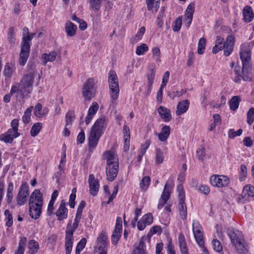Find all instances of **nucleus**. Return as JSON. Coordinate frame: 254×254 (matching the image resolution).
I'll list each match as a JSON object with an SVG mask.
<instances>
[{"label": "nucleus", "instance_id": "1", "mask_svg": "<svg viewBox=\"0 0 254 254\" xmlns=\"http://www.w3.org/2000/svg\"><path fill=\"white\" fill-rule=\"evenodd\" d=\"M254 45V42L252 41L250 43H244L241 46L240 56L243 66L242 70L239 66L235 67L236 76L234 80L237 83H240L242 79L245 81L251 80V78L249 76V73L252 69L251 49Z\"/></svg>", "mask_w": 254, "mask_h": 254}, {"label": "nucleus", "instance_id": "2", "mask_svg": "<svg viewBox=\"0 0 254 254\" xmlns=\"http://www.w3.org/2000/svg\"><path fill=\"white\" fill-rule=\"evenodd\" d=\"M81 216L82 214L76 212L72 226L71 225V221H69L67 225L65 237V254H70L71 253L73 244V233L78 227Z\"/></svg>", "mask_w": 254, "mask_h": 254}, {"label": "nucleus", "instance_id": "3", "mask_svg": "<svg viewBox=\"0 0 254 254\" xmlns=\"http://www.w3.org/2000/svg\"><path fill=\"white\" fill-rule=\"evenodd\" d=\"M227 232L231 243L235 246L237 252L239 254L247 253L248 250L242 233L233 228H228Z\"/></svg>", "mask_w": 254, "mask_h": 254}, {"label": "nucleus", "instance_id": "4", "mask_svg": "<svg viewBox=\"0 0 254 254\" xmlns=\"http://www.w3.org/2000/svg\"><path fill=\"white\" fill-rule=\"evenodd\" d=\"M108 82L110 97L113 100H116L119 97L120 88L117 74L113 70L109 73Z\"/></svg>", "mask_w": 254, "mask_h": 254}, {"label": "nucleus", "instance_id": "5", "mask_svg": "<svg viewBox=\"0 0 254 254\" xmlns=\"http://www.w3.org/2000/svg\"><path fill=\"white\" fill-rule=\"evenodd\" d=\"M36 75V72L32 70L24 75L21 80L20 84L27 95L31 92L34 79Z\"/></svg>", "mask_w": 254, "mask_h": 254}, {"label": "nucleus", "instance_id": "6", "mask_svg": "<svg viewBox=\"0 0 254 254\" xmlns=\"http://www.w3.org/2000/svg\"><path fill=\"white\" fill-rule=\"evenodd\" d=\"M95 80L90 78L88 79L83 84L82 88V95L85 99L90 101L95 96Z\"/></svg>", "mask_w": 254, "mask_h": 254}, {"label": "nucleus", "instance_id": "7", "mask_svg": "<svg viewBox=\"0 0 254 254\" xmlns=\"http://www.w3.org/2000/svg\"><path fill=\"white\" fill-rule=\"evenodd\" d=\"M29 194V186L26 182H23L20 187L16 195V200L17 204L19 206L24 205L27 202Z\"/></svg>", "mask_w": 254, "mask_h": 254}, {"label": "nucleus", "instance_id": "8", "mask_svg": "<svg viewBox=\"0 0 254 254\" xmlns=\"http://www.w3.org/2000/svg\"><path fill=\"white\" fill-rule=\"evenodd\" d=\"M192 231L196 243L200 247L203 248L204 247V241L202 228L200 223L196 220L193 221Z\"/></svg>", "mask_w": 254, "mask_h": 254}, {"label": "nucleus", "instance_id": "9", "mask_svg": "<svg viewBox=\"0 0 254 254\" xmlns=\"http://www.w3.org/2000/svg\"><path fill=\"white\" fill-rule=\"evenodd\" d=\"M254 196V187L248 185L245 186L242 193L239 195L238 201L240 203H245L250 200V198Z\"/></svg>", "mask_w": 254, "mask_h": 254}, {"label": "nucleus", "instance_id": "10", "mask_svg": "<svg viewBox=\"0 0 254 254\" xmlns=\"http://www.w3.org/2000/svg\"><path fill=\"white\" fill-rule=\"evenodd\" d=\"M108 123V118L105 115L101 116L95 122L91 129L103 134Z\"/></svg>", "mask_w": 254, "mask_h": 254}, {"label": "nucleus", "instance_id": "11", "mask_svg": "<svg viewBox=\"0 0 254 254\" xmlns=\"http://www.w3.org/2000/svg\"><path fill=\"white\" fill-rule=\"evenodd\" d=\"M211 185L217 187H224L227 186L229 183V180L225 176L213 175L210 179Z\"/></svg>", "mask_w": 254, "mask_h": 254}, {"label": "nucleus", "instance_id": "12", "mask_svg": "<svg viewBox=\"0 0 254 254\" xmlns=\"http://www.w3.org/2000/svg\"><path fill=\"white\" fill-rule=\"evenodd\" d=\"M119 169V163L107 165L106 167V174L107 179L109 181L112 182L115 180L117 176Z\"/></svg>", "mask_w": 254, "mask_h": 254}, {"label": "nucleus", "instance_id": "13", "mask_svg": "<svg viewBox=\"0 0 254 254\" xmlns=\"http://www.w3.org/2000/svg\"><path fill=\"white\" fill-rule=\"evenodd\" d=\"M30 51V46L25 43H21L19 59V63L20 65L24 66L26 64L29 56Z\"/></svg>", "mask_w": 254, "mask_h": 254}, {"label": "nucleus", "instance_id": "14", "mask_svg": "<svg viewBox=\"0 0 254 254\" xmlns=\"http://www.w3.org/2000/svg\"><path fill=\"white\" fill-rule=\"evenodd\" d=\"M195 4L194 3H190L187 7L185 11V18L184 23L187 28H189L191 23L193 14L194 11Z\"/></svg>", "mask_w": 254, "mask_h": 254}, {"label": "nucleus", "instance_id": "15", "mask_svg": "<svg viewBox=\"0 0 254 254\" xmlns=\"http://www.w3.org/2000/svg\"><path fill=\"white\" fill-rule=\"evenodd\" d=\"M102 135V134L100 132L91 128L88 138L89 147L95 148L97 146L99 140Z\"/></svg>", "mask_w": 254, "mask_h": 254}, {"label": "nucleus", "instance_id": "16", "mask_svg": "<svg viewBox=\"0 0 254 254\" xmlns=\"http://www.w3.org/2000/svg\"><path fill=\"white\" fill-rule=\"evenodd\" d=\"M88 182L90 194L93 196H96L99 189L98 180L95 178L93 174H91L89 175Z\"/></svg>", "mask_w": 254, "mask_h": 254}, {"label": "nucleus", "instance_id": "17", "mask_svg": "<svg viewBox=\"0 0 254 254\" xmlns=\"http://www.w3.org/2000/svg\"><path fill=\"white\" fill-rule=\"evenodd\" d=\"M29 203H36L38 205H43V194L39 190H35L31 193L29 197Z\"/></svg>", "mask_w": 254, "mask_h": 254}, {"label": "nucleus", "instance_id": "18", "mask_svg": "<svg viewBox=\"0 0 254 254\" xmlns=\"http://www.w3.org/2000/svg\"><path fill=\"white\" fill-rule=\"evenodd\" d=\"M29 214L30 216L35 219H38L42 212L43 205H38L36 203H29Z\"/></svg>", "mask_w": 254, "mask_h": 254}, {"label": "nucleus", "instance_id": "19", "mask_svg": "<svg viewBox=\"0 0 254 254\" xmlns=\"http://www.w3.org/2000/svg\"><path fill=\"white\" fill-rule=\"evenodd\" d=\"M171 192L168 188V184L165 185L163 191L162 192L161 198L159 199L158 204V208L160 209L166 204L167 200L170 196Z\"/></svg>", "mask_w": 254, "mask_h": 254}, {"label": "nucleus", "instance_id": "20", "mask_svg": "<svg viewBox=\"0 0 254 254\" xmlns=\"http://www.w3.org/2000/svg\"><path fill=\"white\" fill-rule=\"evenodd\" d=\"M66 203L64 200H62L61 202L59 208L56 211V215L58 220H62L66 219L67 217L68 210L65 207Z\"/></svg>", "mask_w": 254, "mask_h": 254}, {"label": "nucleus", "instance_id": "21", "mask_svg": "<svg viewBox=\"0 0 254 254\" xmlns=\"http://www.w3.org/2000/svg\"><path fill=\"white\" fill-rule=\"evenodd\" d=\"M189 105L190 101L188 99L179 101L177 106L176 115L180 116L187 112Z\"/></svg>", "mask_w": 254, "mask_h": 254}, {"label": "nucleus", "instance_id": "22", "mask_svg": "<svg viewBox=\"0 0 254 254\" xmlns=\"http://www.w3.org/2000/svg\"><path fill=\"white\" fill-rule=\"evenodd\" d=\"M107 235L105 232H102L101 234L98 237L97 241L100 244L99 248V253H102L105 251L106 254L107 252Z\"/></svg>", "mask_w": 254, "mask_h": 254}, {"label": "nucleus", "instance_id": "23", "mask_svg": "<svg viewBox=\"0 0 254 254\" xmlns=\"http://www.w3.org/2000/svg\"><path fill=\"white\" fill-rule=\"evenodd\" d=\"M185 196L184 194H180V200H179V209L181 217L183 220H186L187 217V206L185 203Z\"/></svg>", "mask_w": 254, "mask_h": 254}, {"label": "nucleus", "instance_id": "24", "mask_svg": "<svg viewBox=\"0 0 254 254\" xmlns=\"http://www.w3.org/2000/svg\"><path fill=\"white\" fill-rule=\"evenodd\" d=\"M243 20L246 23L251 22L254 17L252 8L249 5L246 6L243 10Z\"/></svg>", "mask_w": 254, "mask_h": 254}, {"label": "nucleus", "instance_id": "25", "mask_svg": "<svg viewBox=\"0 0 254 254\" xmlns=\"http://www.w3.org/2000/svg\"><path fill=\"white\" fill-rule=\"evenodd\" d=\"M123 132L124 134V149L125 151H127L129 150L130 138L129 127L127 126L124 125L123 127Z\"/></svg>", "mask_w": 254, "mask_h": 254}, {"label": "nucleus", "instance_id": "26", "mask_svg": "<svg viewBox=\"0 0 254 254\" xmlns=\"http://www.w3.org/2000/svg\"><path fill=\"white\" fill-rule=\"evenodd\" d=\"M158 112L161 118L166 122L170 121L172 119L170 110L163 106H160L158 110Z\"/></svg>", "mask_w": 254, "mask_h": 254}, {"label": "nucleus", "instance_id": "27", "mask_svg": "<svg viewBox=\"0 0 254 254\" xmlns=\"http://www.w3.org/2000/svg\"><path fill=\"white\" fill-rule=\"evenodd\" d=\"M104 156L107 161V165L119 163L118 159L114 151L112 150L106 151L104 153Z\"/></svg>", "mask_w": 254, "mask_h": 254}, {"label": "nucleus", "instance_id": "28", "mask_svg": "<svg viewBox=\"0 0 254 254\" xmlns=\"http://www.w3.org/2000/svg\"><path fill=\"white\" fill-rule=\"evenodd\" d=\"M155 75V70L153 68L150 69V73L147 75L148 84L145 91V94L149 95L152 90V85L153 83Z\"/></svg>", "mask_w": 254, "mask_h": 254}, {"label": "nucleus", "instance_id": "29", "mask_svg": "<svg viewBox=\"0 0 254 254\" xmlns=\"http://www.w3.org/2000/svg\"><path fill=\"white\" fill-rule=\"evenodd\" d=\"M15 93H17V94L22 98L27 95V93L22 87L21 84L19 83H17L13 85L11 88L10 91V94L12 95Z\"/></svg>", "mask_w": 254, "mask_h": 254}, {"label": "nucleus", "instance_id": "30", "mask_svg": "<svg viewBox=\"0 0 254 254\" xmlns=\"http://www.w3.org/2000/svg\"><path fill=\"white\" fill-rule=\"evenodd\" d=\"M48 109L46 108L43 109L42 105L41 103H37L35 105L34 109V114L38 118H42L47 115Z\"/></svg>", "mask_w": 254, "mask_h": 254}, {"label": "nucleus", "instance_id": "31", "mask_svg": "<svg viewBox=\"0 0 254 254\" xmlns=\"http://www.w3.org/2000/svg\"><path fill=\"white\" fill-rule=\"evenodd\" d=\"M77 30L76 25L70 21H67L65 24V31L68 37H73L76 35Z\"/></svg>", "mask_w": 254, "mask_h": 254}, {"label": "nucleus", "instance_id": "32", "mask_svg": "<svg viewBox=\"0 0 254 254\" xmlns=\"http://www.w3.org/2000/svg\"><path fill=\"white\" fill-rule=\"evenodd\" d=\"M170 131L169 126H164L161 128V132L158 134V139L161 142L166 141L170 135Z\"/></svg>", "mask_w": 254, "mask_h": 254}, {"label": "nucleus", "instance_id": "33", "mask_svg": "<svg viewBox=\"0 0 254 254\" xmlns=\"http://www.w3.org/2000/svg\"><path fill=\"white\" fill-rule=\"evenodd\" d=\"M225 41L223 38L220 36H217L215 41V45L212 49V53L216 54L219 51L223 49L225 47Z\"/></svg>", "mask_w": 254, "mask_h": 254}, {"label": "nucleus", "instance_id": "34", "mask_svg": "<svg viewBox=\"0 0 254 254\" xmlns=\"http://www.w3.org/2000/svg\"><path fill=\"white\" fill-rule=\"evenodd\" d=\"M160 0H146L147 9L152 11L153 13H156L160 5Z\"/></svg>", "mask_w": 254, "mask_h": 254}, {"label": "nucleus", "instance_id": "35", "mask_svg": "<svg viewBox=\"0 0 254 254\" xmlns=\"http://www.w3.org/2000/svg\"><path fill=\"white\" fill-rule=\"evenodd\" d=\"M57 55V53L55 51H52L49 53H45L42 56V61L45 64L48 62H53L55 60Z\"/></svg>", "mask_w": 254, "mask_h": 254}, {"label": "nucleus", "instance_id": "36", "mask_svg": "<svg viewBox=\"0 0 254 254\" xmlns=\"http://www.w3.org/2000/svg\"><path fill=\"white\" fill-rule=\"evenodd\" d=\"M131 254H148L146 250L145 243L141 240L138 245L133 250Z\"/></svg>", "mask_w": 254, "mask_h": 254}, {"label": "nucleus", "instance_id": "37", "mask_svg": "<svg viewBox=\"0 0 254 254\" xmlns=\"http://www.w3.org/2000/svg\"><path fill=\"white\" fill-rule=\"evenodd\" d=\"M241 101L240 96H234L229 101V104L230 108L233 111H235L239 107V104Z\"/></svg>", "mask_w": 254, "mask_h": 254}, {"label": "nucleus", "instance_id": "38", "mask_svg": "<svg viewBox=\"0 0 254 254\" xmlns=\"http://www.w3.org/2000/svg\"><path fill=\"white\" fill-rule=\"evenodd\" d=\"M164 159V155L163 152L160 148L156 149L155 154V163L156 164H160L163 162Z\"/></svg>", "mask_w": 254, "mask_h": 254}, {"label": "nucleus", "instance_id": "39", "mask_svg": "<svg viewBox=\"0 0 254 254\" xmlns=\"http://www.w3.org/2000/svg\"><path fill=\"white\" fill-rule=\"evenodd\" d=\"M39 248V244L36 241L32 240L28 242V248L30 250V254H35L37 253Z\"/></svg>", "mask_w": 254, "mask_h": 254}, {"label": "nucleus", "instance_id": "40", "mask_svg": "<svg viewBox=\"0 0 254 254\" xmlns=\"http://www.w3.org/2000/svg\"><path fill=\"white\" fill-rule=\"evenodd\" d=\"M33 109V107L31 106L28 108L24 112V115L22 117V121L25 124L29 123L31 120V112Z\"/></svg>", "mask_w": 254, "mask_h": 254}, {"label": "nucleus", "instance_id": "41", "mask_svg": "<svg viewBox=\"0 0 254 254\" xmlns=\"http://www.w3.org/2000/svg\"><path fill=\"white\" fill-rule=\"evenodd\" d=\"M122 231L114 229L111 237L112 243L113 245H117L121 238Z\"/></svg>", "mask_w": 254, "mask_h": 254}, {"label": "nucleus", "instance_id": "42", "mask_svg": "<svg viewBox=\"0 0 254 254\" xmlns=\"http://www.w3.org/2000/svg\"><path fill=\"white\" fill-rule=\"evenodd\" d=\"M206 40L205 38H201L198 43L197 53L199 55H202L204 52L205 49Z\"/></svg>", "mask_w": 254, "mask_h": 254}, {"label": "nucleus", "instance_id": "43", "mask_svg": "<svg viewBox=\"0 0 254 254\" xmlns=\"http://www.w3.org/2000/svg\"><path fill=\"white\" fill-rule=\"evenodd\" d=\"M7 40L11 46H13L16 39L14 34V27L12 26L9 28L7 34Z\"/></svg>", "mask_w": 254, "mask_h": 254}, {"label": "nucleus", "instance_id": "44", "mask_svg": "<svg viewBox=\"0 0 254 254\" xmlns=\"http://www.w3.org/2000/svg\"><path fill=\"white\" fill-rule=\"evenodd\" d=\"M75 119L74 113L73 111H68L65 116V125L70 127L73 120Z\"/></svg>", "mask_w": 254, "mask_h": 254}, {"label": "nucleus", "instance_id": "45", "mask_svg": "<svg viewBox=\"0 0 254 254\" xmlns=\"http://www.w3.org/2000/svg\"><path fill=\"white\" fill-rule=\"evenodd\" d=\"M42 128V124L41 123H35L32 127L30 130L31 135L33 137L36 136L40 132Z\"/></svg>", "mask_w": 254, "mask_h": 254}, {"label": "nucleus", "instance_id": "46", "mask_svg": "<svg viewBox=\"0 0 254 254\" xmlns=\"http://www.w3.org/2000/svg\"><path fill=\"white\" fill-rule=\"evenodd\" d=\"M150 178L149 176L144 177L140 183V187L142 190H146L150 183Z\"/></svg>", "mask_w": 254, "mask_h": 254}, {"label": "nucleus", "instance_id": "47", "mask_svg": "<svg viewBox=\"0 0 254 254\" xmlns=\"http://www.w3.org/2000/svg\"><path fill=\"white\" fill-rule=\"evenodd\" d=\"M187 92V89H182L180 91H170L168 93V95L169 96L172 100H173L175 97H179L182 96L183 94H185Z\"/></svg>", "mask_w": 254, "mask_h": 254}, {"label": "nucleus", "instance_id": "48", "mask_svg": "<svg viewBox=\"0 0 254 254\" xmlns=\"http://www.w3.org/2000/svg\"><path fill=\"white\" fill-rule=\"evenodd\" d=\"M14 71L13 66L9 63H7L4 66V76L10 77Z\"/></svg>", "mask_w": 254, "mask_h": 254}, {"label": "nucleus", "instance_id": "49", "mask_svg": "<svg viewBox=\"0 0 254 254\" xmlns=\"http://www.w3.org/2000/svg\"><path fill=\"white\" fill-rule=\"evenodd\" d=\"M247 122L251 125L254 122V108H251L247 114Z\"/></svg>", "mask_w": 254, "mask_h": 254}, {"label": "nucleus", "instance_id": "50", "mask_svg": "<svg viewBox=\"0 0 254 254\" xmlns=\"http://www.w3.org/2000/svg\"><path fill=\"white\" fill-rule=\"evenodd\" d=\"M35 35L36 33H31L30 34H29L27 35H24L22 37L21 43H25L31 47V41L32 39L35 37Z\"/></svg>", "mask_w": 254, "mask_h": 254}, {"label": "nucleus", "instance_id": "51", "mask_svg": "<svg viewBox=\"0 0 254 254\" xmlns=\"http://www.w3.org/2000/svg\"><path fill=\"white\" fill-rule=\"evenodd\" d=\"M182 18L180 17H178L173 23L172 29L174 32H178L181 27Z\"/></svg>", "mask_w": 254, "mask_h": 254}, {"label": "nucleus", "instance_id": "52", "mask_svg": "<svg viewBox=\"0 0 254 254\" xmlns=\"http://www.w3.org/2000/svg\"><path fill=\"white\" fill-rule=\"evenodd\" d=\"M26 242L27 238L26 237H21L18 243V250L17 251L24 253Z\"/></svg>", "mask_w": 254, "mask_h": 254}, {"label": "nucleus", "instance_id": "53", "mask_svg": "<svg viewBox=\"0 0 254 254\" xmlns=\"http://www.w3.org/2000/svg\"><path fill=\"white\" fill-rule=\"evenodd\" d=\"M148 50V46L145 44H142L140 46L137 47L136 54L137 55H142L144 54L145 52Z\"/></svg>", "mask_w": 254, "mask_h": 254}, {"label": "nucleus", "instance_id": "54", "mask_svg": "<svg viewBox=\"0 0 254 254\" xmlns=\"http://www.w3.org/2000/svg\"><path fill=\"white\" fill-rule=\"evenodd\" d=\"M142 221H143L146 225H149L152 223L153 218L152 215L150 213H147L144 215L142 218Z\"/></svg>", "mask_w": 254, "mask_h": 254}, {"label": "nucleus", "instance_id": "55", "mask_svg": "<svg viewBox=\"0 0 254 254\" xmlns=\"http://www.w3.org/2000/svg\"><path fill=\"white\" fill-rule=\"evenodd\" d=\"M90 6L94 11L99 10L101 6V0H89Z\"/></svg>", "mask_w": 254, "mask_h": 254}, {"label": "nucleus", "instance_id": "56", "mask_svg": "<svg viewBox=\"0 0 254 254\" xmlns=\"http://www.w3.org/2000/svg\"><path fill=\"white\" fill-rule=\"evenodd\" d=\"M99 108L98 104L97 102L92 103V105L89 108L88 114L94 116L98 111Z\"/></svg>", "mask_w": 254, "mask_h": 254}, {"label": "nucleus", "instance_id": "57", "mask_svg": "<svg viewBox=\"0 0 254 254\" xmlns=\"http://www.w3.org/2000/svg\"><path fill=\"white\" fill-rule=\"evenodd\" d=\"M4 215L6 216L7 219L5 225L8 227H10L13 224L12 215L10 213L8 210H5L4 211Z\"/></svg>", "mask_w": 254, "mask_h": 254}, {"label": "nucleus", "instance_id": "58", "mask_svg": "<svg viewBox=\"0 0 254 254\" xmlns=\"http://www.w3.org/2000/svg\"><path fill=\"white\" fill-rule=\"evenodd\" d=\"M87 240L85 238H82L78 243L75 251L81 252L85 247Z\"/></svg>", "mask_w": 254, "mask_h": 254}, {"label": "nucleus", "instance_id": "59", "mask_svg": "<svg viewBox=\"0 0 254 254\" xmlns=\"http://www.w3.org/2000/svg\"><path fill=\"white\" fill-rule=\"evenodd\" d=\"M0 139L5 143H10L13 141V138L11 137L9 134L6 132L0 136Z\"/></svg>", "mask_w": 254, "mask_h": 254}, {"label": "nucleus", "instance_id": "60", "mask_svg": "<svg viewBox=\"0 0 254 254\" xmlns=\"http://www.w3.org/2000/svg\"><path fill=\"white\" fill-rule=\"evenodd\" d=\"M247 175V168L245 165L242 164L241 166V172L240 175V180L241 181H243L244 179Z\"/></svg>", "mask_w": 254, "mask_h": 254}, {"label": "nucleus", "instance_id": "61", "mask_svg": "<svg viewBox=\"0 0 254 254\" xmlns=\"http://www.w3.org/2000/svg\"><path fill=\"white\" fill-rule=\"evenodd\" d=\"M213 248L217 252H220L222 251V246L220 241L217 239H214L212 241Z\"/></svg>", "mask_w": 254, "mask_h": 254}, {"label": "nucleus", "instance_id": "62", "mask_svg": "<svg viewBox=\"0 0 254 254\" xmlns=\"http://www.w3.org/2000/svg\"><path fill=\"white\" fill-rule=\"evenodd\" d=\"M242 133V129H239L236 131H235L233 129H230L228 131L229 137L231 138H233L237 136L240 135Z\"/></svg>", "mask_w": 254, "mask_h": 254}, {"label": "nucleus", "instance_id": "63", "mask_svg": "<svg viewBox=\"0 0 254 254\" xmlns=\"http://www.w3.org/2000/svg\"><path fill=\"white\" fill-rule=\"evenodd\" d=\"M205 156V148L201 147L196 151V156L198 160L202 161Z\"/></svg>", "mask_w": 254, "mask_h": 254}, {"label": "nucleus", "instance_id": "64", "mask_svg": "<svg viewBox=\"0 0 254 254\" xmlns=\"http://www.w3.org/2000/svg\"><path fill=\"white\" fill-rule=\"evenodd\" d=\"M167 252L168 254H176L174 250V245L171 240L168 243L167 246Z\"/></svg>", "mask_w": 254, "mask_h": 254}]
</instances>
